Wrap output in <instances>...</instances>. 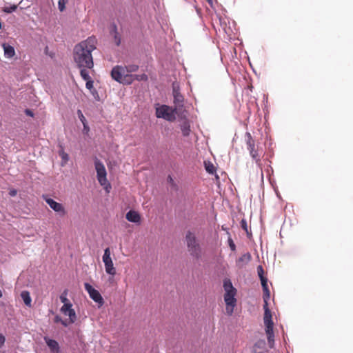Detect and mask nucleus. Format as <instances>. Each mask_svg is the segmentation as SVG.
I'll use <instances>...</instances> for the list:
<instances>
[{"label":"nucleus","instance_id":"obj_5","mask_svg":"<svg viewBox=\"0 0 353 353\" xmlns=\"http://www.w3.org/2000/svg\"><path fill=\"white\" fill-rule=\"evenodd\" d=\"M94 165L99 183L101 185L103 186L106 192H109L111 185L107 179V172L104 165L101 161L96 159Z\"/></svg>","mask_w":353,"mask_h":353},{"label":"nucleus","instance_id":"obj_45","mask_svg":"<svg viewBox=\"0 0 353 353\" xmlns=\"http://www.w3.org/2000/svg\"><path fill=\"white\" fill-rule=\"evenodd\" d=\"M168 179H169V181H172V179L170 176H169Z\"/></svg>","mask_w":353,"mask_h":353},{"label":"nucleus","instance_id":"obj_11","mask_svg":"<svg viewBox=\"0 0 353 353\" xmlns=\"http://www.w3.org/2000/svg\"><path fill=\"white\" fill-rule=\"evenodd\" d=\"M62 314L69 316V323H74L77 320V315L74 310L72 308V304L63 305L60 309Z\"/></svg>","mask_w":353,"mask_h":353},{"label":"nucleus","instance_id":"obj_14","mask_svg":"<svg viewBox=\"0 0 353 353\" xmlns=\"http://www.w3.org/2000/svg\"><path fill=\"white\" fill-rule=\"evenodd\" d=\"M44 340L50 348L52 353H59L60 352V347L57 341L53 339H50L48 337H45Z\"/></svg>","mask_w":353,"mask_h":353},{"label":"nucleus","instance_id":"obj_32","mask_svg":"<svg viewBox=\"0 0 353 353\" xmlns=\"http://www.w3.org/2000/svg\"><path fill=\"white\" fill-rule=\"evenodd\" d=\"M134 80H137L139 81H147L148 80V76L145 74H133Z\"/></svg>","mask_w":353,"mask_h":353},{"label":"nucleus","instance_id":"obj_6","mask_svg":"<svg viewBox=\"0 0 353 353\" xmlns=\"http://www.w3.org/2000/svg\"><path fill=\"white\" fill-rule=\"evenodd\" d=\"M175 109L166 105H161L156 108V117L162 118L168 121H174L176 119Z\"/></svg>","mask_w":353,"mask_h":353},{"label":"nucleus","instance_id":"obj_4","mask_svg":"<svg viewBox=\"0 0 353 353\" xmlns=\"http://www.w3.org/2000/svg\"><path fill=\"white\" fill-rule=\"evenodd\" d=\"M263 322L269 346L273 347L274 343V323L270 310H265V312H264Z\"/></svg>","mask_w":353,"mask_h":353},{"label":"nucleus","instance_id":"obj_19","mask_svg":"<svg viewBox=\"0 0 353 353\" xmlns=\"http://www.w3.org/2000/svg\"><path fill=\"white\" fill-rule=\"evenodd\" d=\"M21 297L26 305L28 307L31 306L32 299L28 291H22L21 293Z\"/></svg>","mask_w":353,"mask_h":353},{"label":"nucleus","instance_id":"obj_30","mask_svg":"<svg viewBox=\"0 0 353 353\" xmlns=\"http://www.w3.org/2000/svg\"><path fill=\"white\" fill-rule=\"evenodd\" d=\"M17 8V5H12L10 6H5L3 8V11L6 13H11L14 11H15Z\"/></svg>","mask_w":353,"mask_h":353},{"label":"nucleus","instance_id":"obj_21","mask_svg":"<svg viewBox=\"0 0 353 353\" xmlns=\"http://www.w3.org/2000/svg\"><path fill=\"white\" fill-rule=\"evenodd\" d=\"M261 285L263 291V300H268L270 297V292L268 289V282H266V281H262Z\"/></svg>","mask_w":353,"mask_h":353},{"label":"nucleus","instance_id":"obj_35","mask_svg":"<svg viewBox=\"0 0 353 353\" xmlns=\"http://www.w3.org/2000/svg\"><path fill=\"white\" fill-rule=\"evenodd\" d=\"M228 245H229V247L230 248L231 250L232 251H235L236 250V245L232 240V239L230 236L228 238Z\"/></svg>","mask_w":353,"mask_h":353},{"label":"nucleus","instance_id":"obj_41","mask_svg":"<svg viewBox=\"0 0 353 353\" xmlns=\"http://www.w3.org/2000/svg\"><path fill=\"white\" fill-rule=\"evenodd\" d=\"M115 39H116V41H116L117 45V46H119V44H120V39H119V38H117V36L116 35V36H115Z\"/></svg>","mask_w":353,"mask_h":353},{"label":"nucleus","instance_id":"obj_24","mask_svg":"<svg viewBox=\"0 0 353 353\" xmlns=\"http://www.w3.org/2000/svg\"><path fill=\"white\" fill-rule=\"evenodd\" d=\"M265 346V341H263V340L259 341L258 342H256L254 344V345L253 347V351L254 353H261V352H258L256 348L259 347V348L264 349Z\"/></svg>","mask_w":353,"mask_h":353},{"label":"nucleus","instance_id":"obj_23","mask_svg":"<svg viewBox=\"0 0 353 353\" xmlns=\"http://www.w3.org/2000/svg\"><path fill=\"white\" fill-rule=\"evenodd\" d=\"M80 70V75L83 80L85 81L92 79L90 76L89 75V72L87 70V68H79Z\"/></svg>","mask_w":353,"mask_h":353},{"label":"nucleus","instance_id":"obj_20","mask_svg":"<svg viewBox=\"0 0 353 353\" xmlns=\"http://www.w3.org/2000/svg\"><path fill=\"white\" fill-rule=\"evenodd\" d=\"M59 154L61 158V166H64L69 160L68 154L64 151L62 146H61V150L59 151Z\"/></svg>","mask_w":353,"mask_h":353},{"label":"nucleus","instance_id":"obj_29","mask_svg":"<svg viewBox=\"0 0 353 353\" xmlns=\"http://www.w3.org/2000/svg\"><path fill=\"white\" fill-rule=\"evenodd\" d=\"M54 321V323H61L64 327H67L70 324L68 320H63L59 315L55 316Z\"/></svg>","mask_w":353,"mask_h":353},{"label":"nucleus","instance_id":"obj_38","mask_svg":"<svg viewBox=\"0 0 353 353\" xmlns=\"http://www.w3.org/2000/svg\"><path fill=\"white\" fill-rule=\"evenodd\" d=\"M6 339L5 336L0 333V348L2 347L5 343Z\"/></svg>","mask_w":353,"mask_h":353},{"label":"nucleus","instance_id":"obj_22","mask_svg":"<svg viewBox=\"0 0 353 353\" xmlns=\"http://www.w3.org/2000/svg\"><path fill=\"white\" fill-rule=\"evenodd\" d=\"M223 288L225 291V293L228 292H234L236 290L233 287L232 282L229 279H225L223 281Z\"/></svg>","mask_w":353,"mask_h":353},{"label":"nucleus","instance_id":"obj_42","mask_svg":"<svg viewBox=\"0 0 353 353\" xmlns=\"http://www.w3.org/2000/svg\"><path fill=\"white\" fill-rule=\"evenodd\" d=\"M26 114H27L28 115H30V116H31V117H32V116H33V114H32V112H31L30 110H26Z\"/></svg>","mask_w":353,"mask_h":353},{"label":"nucleus","instance_id":"obj_8","mask_svg":"<svg viewBox=\"0 0 353 353\" xmlns=\"http://www.w3.org/2000/svg\"><path fill=\"white\" fill-rule=\"evenodd\" d=\"M236 291L228 292L224 294V301L226 304V312L228 314L232 315L234 307L236 305V299H235Z\"/></svg>","mask_w":353,"mask_h":353},{"label":"nucleus","instance_id":"obj_31","mask_svg":"<svg viewBox=\"0 0 353 353\" xmlns=\"http://www.w3.org/2000/svg\"><path fill=\"white\" fill-rule=\"evenodd\" d=\"M125 67L127 69L128 72H129L130 74L137 71L139 69V66L137 65H134V64L128 65Z\"/></svg>","mask_w":353,"mask_h":353},{"label":"nucleus","instance_id":"obj_16","mask_svg":"<svg viewBox=\"0 0 353 353\" xmlns=\"http://www.w3.org/2000/svg\"><path fill=\"white\" fill-rule=\"evenodd\" d=\"M123 70L121 71V73L123 84H131L134 81V75L128 72L125 67H123Z\"/></svg>","mask_w":353,"mask_h":353},{"label":"nucleus","instance_id":"obj_44","mask_svg":"<svg viewBox=\"0 0 353 353\" xmlns=\"http://www.w3.org/2000/svg\"><path fill=\"white\" fill-rule=\"evenodd\" d=\"M209 4H210L211 6L212 5L213 3V0H206Z\"/></svg>","mask_w":353,"mask_h":353},{"label":"nucleus","instance_id":"obj_25","mask_svg":"<svg viewBox=\"0 0 353 353\" xmlns=\"http://www.w3.org/2000/svg\"><path fill=\"white\" fill-rule=\"evenodd\" d=\"M174 98L175 103H181L183 101V97L180 94L179 92L174 90Z\"/></svg>","mask_w":353,"mask_h":353},{"label":"nucleus","instance_id":"obj_2","mask_svg":"<svg viewBox=\"0 0 353 353\" xmlns=\"http://www.w3.org/2000/svg\"><path fill=\"white\" fill-rule=\"evenodd\" d=\"M185 242L188 251L190 254L196 259H199L202 256V249L196 239L195 234L188 231L185 235Z\"/></svg>","mask_w":353,"mask_h":353},{"label":"nucleus","instance_id":"obj_10","mask_svg":"<svg viewBox=\"0 0 353 353\" xmlns=\"http://www.w3.org/2000/svg\"><path fill=\"white\" fill-rule=\"evenodd\" d=\"M84 287L85 290L89 294L90 297L96 303H99L100 305L103 304V299L101 296V294L98 290H95L92 286L88 283H85L84 284Z\"/></svg>","mask_w":353,"mask_h":353},{"label":"nucleus","instance_id":"obj_34","mask_svg":"<svg viewBox=\"0 0 353 353\" xmlns=\"http://www.w3.org/2000/svg\"><path fill=\"white\" fill-rule=\"evenodd\" d=\"M77 114H78L79 118L81 120L83 127H85V123L87 122V121H86L85 117L83 116L82 112L80 110H79L77 111Z\"/></svg>","mask_w":353,"mask_h":353},{"label":"nucleus","instance_id":"obj_26","mask_svg":"<svg viewBox=\"0 0 353 353\" xmlns=\"http://www.w3.org/2000/svg\"><path fill=\"white\" fill-rule=\"evenodd\" d=\"M205 168L206 171L210 174H214L216 172V168L214 165L210 162H205Z\"/></svg>","mask_w":353,"mask_h":353},{"label":"nucleus","instance_id":"obj_12","mask_svg":"<svg viewBox=\"0 0 353 353\" xmlns=\"http://www.w3.org/2000/svg\"><path fill=\"white\" fill-rule=\"evenodd\" d=\"M123 70V66L116 65L114 67L111 71V77L115 81L123 83V81L122 79V73L121 71Z\"/></svg>","mask_w":353,"mask_h":353},{"label":"nucleus","instance_id":"obj_17","mask_svg":"<svg viewBox=\"0 0 353 353\" xmlns=\"http://www.w3.org/2000/svg\"><path fill=\"white\" fill-rule=\"evenodd\" d=\"M2 47L4 51V55L6 58L10 59L15 55V50L12 46L4 43L2 44Z\"/></svg>","mask_w":353,"mask_h":353},{"label":"nucleus","instance_id":"obj_37","mask_svg":"<svg viewBox=\"0 0 353 353\" xmlns=\"http://www.w3.org/2000/svg\"><path fill=\"white\" fill-rule=\"evenodd\" d=\"M241 227L246 232H248V225L245 220L242 219L241 221Z\"/></svg>","mask_w":353,"mask_h":353},{"label":"nucleus","instance_id":"obj_46","mask_svg":"<svg viewBox=\"0 0 353 353\" xmlns=\"http://www.w3.org/2000/svg\"><path fill=\"white\" fill-rule=\"evenodd\" d=\"M2 296H3V294H2L1 290H0V298H1V297H2Z\"/></svg>","mask_w":353,"mask_h":353},{"label":"nucleus","instance_id":"obj_18","mask_svg":"<svg viewBox=\"0 0 353 353\" xmlns=\"http://www.w3.org/2000/svg\"><path fill=\"white\" fill-rule=\"evenodd\" d=\"M180 128L181 130V132L184 137H188L190 135V133L191 132L190 130V125L189 121H183L181 124L180 125Z\"/></svg>","mask_w":353,"mask_h":353},{"label":"nucleus","instance_id":"obj_9","mask_svg":"<svg viewBox=\"0 0 353 353\" xmlns=\"http://www.w3.org/2000/svg\"><path fill=\"white\" fill-rule=\"evenodd\" d=\"M43 199L50 208L59 214V216H64L67 214V211L61 203L55 201L51 198L43 196Z\"/></svg>","mask_w":353,"mask_h":353},{"label":"nucleus","instance_id":"obj_28","mask_svg":"<svg viewBox=\"0 0 353 353\" xmlns=\"http://www.w3.org/2000/svg\"><path fill=\"white\" fill-rule=\"evenodd\" d=\"M257 273H258V275L260 278V280H261V282L262 283V281H266V282H268V279L267 278H265L264 276V270H263V268L261 265H259L257 267Z\"/></svg>","mask_w":353,"mask_h":353},{"label":"nucleus","instance_id":"obj_39","mask_svg":"<svg viewBox=\"0 0 353 353\" xmlns=\"http://www.w3.org/2000/svg\"><path fill=\"white\" fill-rule=\"evenodd\" d=\"M17 194V191L14 189H12L10 190L9 192V194L11 196H16Z\"/></svg>","mask_w":353,"mask_h":353},{"label":"nucleus","instance_id":"obj_43","mask_svg":"<svg viewBox=\"0 0 353 353\" xmlns=\"http://www.w3.org/2000/svg\"><path fill=\"white\" fill-rule=\"evenodd\" d=\"M83 128H84V130H85L86 132L89 131V127L88 126L87 122L85 123V127H83Z\"/></svg>","mask_w":353,"mask_h":353},{"label":"nucleus","instance_id":"obj_3","mask_svg":"<svg viewBox=\"0 0 353 353\" xmlns=\"http://www.w3.org/2000/svg\"><path fill=\"white\" fill-rule=\"evenodd\" d=\"M247 148L250 152L252 158L255 161L256 163L259 165L261 164V157L262 150L258 145L256 144L255 141L250 132L245 133Z\"/></svg>","mask_w":353,"mask_h":353},{"label":"nucleus","instance_id":"obj_36","mask_svg":"<svg viewBox=\"0 0 353 353\" xmlns=\"http://www.w3.org/2000/svg\"><path fill=\"white\" fill-rule=\"evenodd\" d=\"M85 87L87 89L92 91V90L94 89V81L92 79L87 81L85 83Z\"/></svg>","mask_w":353,"mask_h":353},{"label":"nucleus","instance_id":"obj_13","mask_svg":"<svg viewBox=\"0 0 353 353\" xmlns=\"http://www.w3.org/2000/svg\"><path fill=\"white\" fill-rule=\"evenodd\" d=\"M252 259L250 253L247 252L243 254L236 261V265L238 268H242L247 265Z\"/></svg>","mask_w":353,"mask_h":353},{"label":"nucleus","instance_id":"obj_27","mask_svg":"<svg viewBox=\"0 0 353 353\" xmlns=\"http://www.w3.org/2000/svg\"><path fill=\"white\" fill-rule=\"evenodd\" d=\"M67 295H68V290H65L63 291V292L60 296V300H61V303H63V305L72 304L70 302V301L68 300V299L67 298Z\"/></svg>","mask_w":353,"mask_h":353},{"label":"nucleus","instance_id":"obj_40","mask_svg":"<svg viewBox=\"0 0 353 353\" xmlns=\"http://www.w3.org/2000/svg\"><path fill=\"white\" fill-rule=\"evenodd\" d=\"M268 300H264V305H263L264 312H265V310H270L268 307Z\"/></svg>","mask_w":353,"mask_h":353},{"label":"nucleus","instance_id":"obj_7","mask_svg":"<svg viewBox=\"0 0 353 353\" xmlns=\"http://www.w3.org/2000/svg\"><path fill=\"white\" fill-rule=\"evenodd\" d=\"M102 259L106 273L112 276H115L117 271L111 258V252L109 248L105 249Z\"/></svg>","mask_w":353,"mask_h":353},{"label":"nucleus","instance_id":"obj_1","mask_svg":"<svg viewBox=\"0 0 353 353\" xmlns=\"http://www.w3.org/2000/svg\"><path fill=\"white\" fill-rule=\"evenodd\" d=\"M97 39L90 37L74 48V61L78 68L92 69L94 66L92 52L96 49Z\"/></svg>","mask_w":353,"mask_h":353},{"label":"nucleus","instance_id":"obj_15","mask_svg":"<svg viewBox=\"0 0 353 353\" xmlns=\"http://www.w3.org/2000/svg\"><path fill=\"white\" fill-rule=\"evenodd\" d=\"M125 218L128 221L135 223H139L141 221L140 214L134 210H130L125 215Z\"/></svg>","mask_w":353,"mask_h":353},{"label":"nucleus","instance_id":"obj_33","mask_svg":"<svg viewBox=\"0 0 353 353\" xmlns=\"http://www.w3.org/2000/svg\"><path fill=\"white\" fill-rule=\"evenodd\" d=\"M68 0H59L58 1V7L59 10L61 12H63L65 8V4L68 3Z\"/></svg>","mask_w":353,"mask_h":353}]
</instances>
